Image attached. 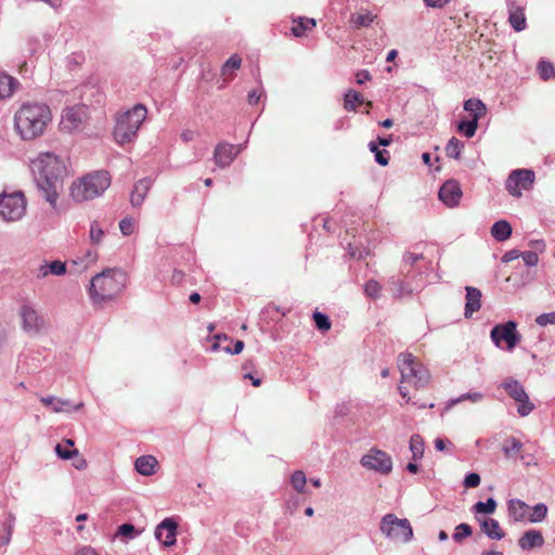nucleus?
<instances>
[{
	"label": "nucleus",
	"instance_id": "f257e3e1",
	"mask_svg": "<svg viewBox=\"0 0 555 555\" xmlns=\"http://www.w3.org/2000/svg\"><path fill=\"white\" fill-rule=\"evenodd\" d=\"M38 189L50 205L55 206L66 176L64 162L51 152L40 153L30 164Z\"/></svg>",
	"mask_w": 555,
	"mask_h": 555
},
{
	"label": "nucleus",
	"instance_id": "f03ea898",
	"mask_svg": "<svg viewBox=\"0 0 555 555\" xmlns=\"http://www.w3.org/2000/svg\"><path fill=\"white\" fill-rule=\"evenodd\" d=\"M51 120V109L42 102L24 103L14 115L15 129L23 140L42 135Z\"/></svg>",
	"mask_w": 555,
	"mask_h": 555
},
{
	"label": "nucleus",
	"instance_id": "7ed1b4c3",
	"mask_svg": "<svg viewBox=\"0 0 555 555\" xmlns=\"http://www.w3.org/2000/svg\"><path fill=\"white\" fill-rule=\"evenodd\" d=\"M127 274L120 269H107L92 278L90 297L95 305L115 299L126 287Z\"/></svg>",
	"mask_w": 555,
	"mask_h": 555
},
{
	"label": "nucleus",
	"instance_id": "20e7f679",
	"mask_svg": "<svg viewBox=\"0 0 555 555\" xmlns=\"http://www.w3.org/2000/svg\"><path fill=\"white\" fill-rule=\"evenodd\" d=\"M146 115L147 109L143 104H135L131 109L118 114L113 131L116 143L124 145L133 142Z\"/></svg>",
	"mask_w": 555,
	"mask_h": 555
},
{
	"label": "nucleus",
	"instance_id": "39448f33",
	"mask_svg": "<svg viewBox=\"0 0 555 555\" xmlns=\"http://www.w3.org/2000/svg\"><path fill=\"white\" fill-rule=\"evenodd\" d=\"M111 185V176L105 170L94 171L75 181L70 186V195L76 202H86L102 195Z\"/></svg>",
	"mask_w": 555,
	"mask_h": 555
},
{
	"label": "nucleus",
	"instance_id": "423d86ee",
	"mask_svg": "<svg viewBox=\"0 0 555 555\" xmlns=\"http://www.w3.org/2000/svg\"><path fill=\"white\" fill-rule=\"evenodd\" d=\"M398 367L401 373V383L409 384L415 389L425 388L430 382L428 370L412 353H400Z\"/></svg>",
	"mask_w": 555,
	"mask_h": 555
},
{
	"label": "nucleus",
	"instance_id": "0eeeda50",
	"mask_svg": "<svg viewBox=\"0 0 555 555\" xmlns=\"http://www.w3.org/2000/svg\"><path fill=\"white\" fill-rule=\"evenodd\" d=\"M379 530L391 541L409 543L413 539V529L409 519L398 518L391 513L382 517Z\"/></svg>",
	"mask_w": 555,
	"mask_h": 555
},
{
	"label": "nucleus",
	"instance_id": "6e6552de",
	"mask_svg": "<svg viewBox=\"0 0 555 555\" xmlns=\"http://www.w3.org/2000/svg\"><path fill=\"white\" fill-rule=\"evenodd\" d=\"M27 202L22 191L0 194V218L7 222L21 220L26 214Z\"/></svg>",
	"mask_w": 555,
	"mask_h": 555
},
{
	"label": "nucleus",
	"instance_id": "1a4fd4ad",
	"mask_svg": "<svg viewBox=\"0 0 555 555\" xmlns=\"http://www.w3.org/2000/svg\"><path fill=\"white\" fill-rule=\"evenodd\" d=\"M22 330L29 336H39L46 332L48 322L31 302H23L18 309Z\"/></svg>",
	"mask_w": 555,
	"mask_h": 555
},
{
	"label": "nucleus",
	"instance_id": "9d476101",
	"mask_svg": "<svg viewBox=\"0 0 555 555\" xmlns=\"http://www.w3.org/2000/svg\"><path fill=\"white\" fill-rule=\"evenodd\" d=\"M490 337L498 348H501V343L505 341L506 349L508 351H512L521 340V336L517 332V323L515 321L496 324L491 330Z\"/></svg>",
	"mask_w": 555,
	"mask_h": 555
},
{
	"label": "nucleus",
	"instance_id": "9b49d317",
	"mask_svg": "<svg viewBox=\"0 0 555 555\" xmlns=\"http://www.w3.org/2000/svg\"><path fill=\"white\" fill-rule=\"evenodd\" d=\"M501 386L518 403L517 411L521 416H527L533 411L534 404L530 402L525 388L518 380L508 378Z\"/></svg>",
	"mask_w": 555,
	"mask_h": 555
},
{
	"label": "nucleus",
	"instance_id": "f8f14e48",
	"mask_svg": "<svg viewBox=\"0 0 555 555\" xmlns=\"http://www.w3.org/2000/svg\"><path fill=\"white\" fill-rule=\"evenodd\" d=\"M361 465L382 475H388L392 470L391 456L385 451L372 449L361 459Z\"/></svg>",
	"mask_w": 555,
	"mask_h": 555
},
{
	"label": "nucleus",
	"instance_id": "ddd939ff",
	"mask_svg": "<svg viewBox=\"0 0 555 555\" xmlns=\"http://www.w3.org/2000/svg\"><path fill=\"white\" fill-rule=\"evenodd\" d=\"M534 181V172L528 169L512 171L505 182L507 192L515 197L521 196V190H529Z\"/></svg>",
	"mask_w": 555,
	"mask_h": 555
},
{
	"label": "nucleus",
	"instance_id": "4468645a",
	"mask_svg": "<svg viewBox=\"0 0 555 555\" xmlns=\"http://www.w3.org/2000/svg\"><path fill=\"white\" fill-rule=\"evenodd\" d=\"M87 117L85 106H72L63 111L60 127L63 131L73 132L79 130Z\"/></svg>",
	"mask_w": 555,
	"mask_h": 555
},
{
	"label": "nucleus",
	"instance_id": "2eb2a0df",
	"mask_svg": "<svg viewBox=\"0 0 555 555\" xmlns=\"http://www.w3.org/2000/svg\"><path fill=\"white\" fill-rule=\"evenodd\" d=\"M241 151V145L221 142L215 149L214 160L220 168L229 167Z\"/></svg>",
	"mask_w": 555,
	"mask_h": 555
},
{
	"label": "nucleus",
	"instance_id": "dca6fc26",
	"mask_svg": "<svg viewBox=\"0 0 555 555\" xmlns=\"http://www.w3.org/2000/svg\"><path fill=\"white\" fill-rule=\"evenodd\" d=\"M462 197V190L460 184L454 180H448L439 190V198L448 207H455L459 205Z\"/></svg>",
	"mask_w": 555,
	"mask_h": 555
},
{
	"label": "nucleus",
	"instance_id": "f3484780",
	"mask_svg": "<svg viewBox=\"0 0 555 555\" xmlns=\"http://www.w3.org/2000/svg\"><path fill=\"white\" fill-rule=\"evenodd\" d=\"M177 522L172 518L164 519L155 529V538L165 546L176 543Z\"/></svg>",
	"mask_w": 555,
	"mask_h": 555
},
{
	"label": "nucleus",
	"instance_id": "a211bd4d",
	"mask_svg": "<svg viewBox=\"0 0 555 555\" xmlns=\"http://www.w3.org/2000/svg\"><path fill=\"white\" fill-rule=\"evenodd\" d=\"M508 10V22L516 31H521L526 28V16L524 7L517 3V0H506Z\"/></svg>",
	"mask_w": 555,
	"mask_h": 555
},
{
	"label": "nucleus",
	"instance_id": "6ab92c4d",
	"mask_svg": "<svg viewBox=\"0 0 555 555\" xmlns=\"http://www.w3.org/2000/svg\"><path fill=\"white\" fill-rule=\"evenodd\" d=\"M544 544V538L539 530L530 529L526 531L518 540V545L524 551H530L534 547H541Z\"/></svg>",
	"mask_w": 555,
	"mask_h": 555
},
{
	"label": "nucleus",
	"instance_id": "aec40b11",
	"mask_svg": "<svg viewBox=\"0 0 555 555\" xmlns=\"http://www.w3.org/2000/svg\"><path fill=\"white\" fill-rule=\"evenodd\" d=\"M466 304L465 317L470 318L474 312H477L481 307V292L473 286H466Z\"/></svg>",
	"mask_w": 555,
	"mask_h": 555
},
{
	"label": "nucleus",
	"instance_id": "412c9836",
	"mask_svg": "<svg viewBox=\"0 0 555 555\" xmlns=\"http://www.w3.org/2000/svg\"><path fill=\"white\" fill-rule=\"evenodd\" d=\"M43 405L51 406V410L54 413H61V412H69L72 408V404L69 400L64 399H56L53 396L42 397L40 399ZM83 406L82 402H79L76 405H73V410L77 411L80 410Z\"/></svg>",
	"mask_w": 555,
	"mask_h": 555
},
{
	"label": "nucleus",
	"instance_id": "4be33fe9",
	"mask_svg": "<svg viewBox=\"0 0 555 555\" xmlns=\"http://www.w3.org/2000/svg\"><path fill=\"white\" fill-rule=\"evenodd\" d=\"M152 186V180L149 178H143L139 180L133 188V191L130 196V202L133 207H140Z\"/></svg>",
	"mask_w": 555,
	"mask_h": 555
},
{
	"label": "nucleus",
	"instance_id": "5701e85b",
	"mask_svg": "<svg viewBox=\"0 0 555 555\" xmlns=\"http://www.w3.org/2000/svg\"><path fill=\"white\" fill-rule=\"evenodd\" d=\"M481 531L491 540H502L505 532L501 528L499 521L494 518H485L480 521Z\"/></svg>",
	"mask_w": 555,
	"mask_h": 555
},
{
	"label": "nucleus",
	"instance_id": "b1692460",
	"mask_svg": "<svg viewBox=\"0 0 555 555\" xmlns=\"http://www.w3.org/2000/svg\"><path fill=\"white\" fill-rule=\"evenodd\" d=\"M18 87L20 81L16 78L0 70V99L11 98Z\"/></svg>",
	"mask_w": 555,
	"mask_h": 555
},
{
	"label": "nucleus",
	"instance_id": "393cba45",
	"mask_svg": "<svg viewBox=\"0 0 555 555\" xmlns=\"http://www.w3.org/2000/svg\"><path fill=\"white\" fill-rule=\"evenodd\" d=\"M529 506L524 501L518 499H512L507 502V511L509 517L514 521H522L527 517Z\"/></svg>",
	"mask_w": 555,
	"mask_h": 555
},
{
	"label": "nucleus",
	"instance_id": "a878e982",
	"mask_svg": "<svg viewBox=\"0 0 555 555\" xmlns=\"http://www.w3.org/2000/svg\"><path fill=\"white\" fill-rule=\"evenodd\" d=\"M388 283L391 294L397 298L410 296L413 293L412 287L402 281L398 275H392Z\"/></svg>",
	"mask_w": 555,
	"mask_h": 555
},
{
	"label": "nucleus",
	"instance_id": "bb28decb",
	"mask_svg": "<svg viewBox=\"0 0 555 555\" xmlns=\"http://www.w3.org/2000/svg\"><path fill=\"white\" fill-rule=\"evenodd\" d=\"M157 460L153 455H143L135 460L134 466L139 474L151 476L155 473Z\"/></svg>",
	"mask_w": 555,
	"mask_h": 555
},
{
	"label": "nucleus",
	"instance_id": "cd10ccee",
	"mask_svg": "<svg viewBox=\"0 0 555 555\" xmlns=\"http://www.w3.org/2000/svg\"><path fill=\"white\" fill-rule=\"evenodd\" d=\"M464 109L468 112L472 119L479 120L487 113V107L483 102L479 99H468L464 103Z\"/></svg>",
	"mask_w": 555,
	"mask_h": 555
},
{
	"label": "nucleus",
	"instance_id": "c85d7f7f",
	"mask_svg": "<svg viewBox=\"0 0 555 555\" xmlns=\"http://www.w3.org/2000/svg\"><path fill=\"white\" fill-rule=\"evenodd\" d=\"M491 235L499 242H504L512 235V227L505 220L496 221L491 228Z\"/></svg>",
	"mask_w": 555,
	"mask_h": 555
},
{
	"label": "nucleus",
	"instance_id": "c756f323",
	"mask_svg": "<svg viewBox=\"0 0 555 555\" xmlns=\"http://www.w3.org/2000/svg\"><path fill=\"white\" fill-rule=\"evenodd\" d=\"M363 102V96L358 91L350 89L345 94L344 107L348 112H353L356 111L357 104Z\"/></svg>",
	"mask_w": 555,
	"mask_h": 555
},
{
	"label": "nucleus",
	"instance_id": "7c9ffc66",
	"mask_svg": "<svg viewBox=\"0 0 555 555\" xmlns=\"http://www.w3.org/2000/svg\"><path fill=\"white\" fill-rule=\"evenodd\" d=\"M463 147V142L455 137H452L446 146V154L450 158L459 159L461 157Z\"/></svg>",
	"mask_w": 555,
	"mask_h": 555
},
{
	"label": "nucleus",
	"instance_id": "2f4dec72",
	"mask_svg": "<svg viewBox=\"0 0 555 555\" xmlns=\"http://www.w3.org/2000/svg\"><path fill=\"white\" fill-rule=\"evenodd\" d=\"M242 57L238 54H233L225 61L221 67V75L229 76L241 67Z\"/></svg>",
	"mask_w": 555,
	"mask_h": 555
},
{
	"label": "nucleus",
	"instance_id": "473e14b6",
	"mask_svg": "<svg viewBox=\"0 0 555 555\" xmlns=\"http://www.w3.org/2000/svg\"><path fill=\"white\" fill-rule=\"evenodd\" d=\"M496 501L493 498H489L486 502H477L473 506V512L476 514H493L496 509Z\"/></svg>",
	"mask_w": 555,
	"mask_h": 555
},
{
	"label": "nucleus",
	"instance_id": "72a5a7b5",
	"mask_svg": "<svg viewBox=\"0 0 555 555\" xmlns=\"http://www.w3.org/2000/svg\"><path fill=\"white\" fill-rule=\"evenodd\" d=\"M315 26L313 18L301 17L297 25L293 26L292 33L295 37H302L306 30L312 29Z\"/></svg>",
	"mask_w": 555,
	"mask_h": 555
},
{
	"label": "nucleus",
	"instance_id": "f704fd0d",
	"mask_svg": "<svg viewBox=\"0 0 555 555\" xmlns=\"http://www.w3.org/2000/svg\"><path fill=\"white\" fill-rule=\"evenodd\" d=\"M410 450L414 461L421 459L424 454V443L418 435H413L410 438Z\"/></svg>",
	"mask_w": 555,
	"mask_h": 555
},
{
	"label": "nucleus",
	"instance_id": "c9c22d12",
	"mask_svg": "<svg viewBox=\"0 0 555 555\" xmlns=\"http://www.w3.org/2000/svg\"><path fill=\"white\" fill-rule=\"evenodd\" d=\"M482 399H483V395L479 391L467 392V393L460 396L459 398L450 400L448 402L447 409H450L451 406H453L457 403H461L464 400H470L472 402L477 403V402H480Z\"/></svg>",
	"mask_w": 555,
	"mask_h": 555
},
{
	"label": "nucleus",
	"instance_id": "e433bc0d",
	"mask_svg": "<svg viewBox=\"0 0 555 555\" xmlns=\"http://www.w3.org/2000/svg\"><path fill=\"white\" fill-rule=\"evenodd\" d=\"M538 72L543 80L555 77V67L552 63L541 60L538 64Z\"/></svg>",
	"mask_w": 555,
	"mask_h": 555
},
{
	"label": "nucleus",
	"instance_id": "4c0bfd02",
	"mask_svg": "<svg viewBox=\"0 0 555 555\" xmlns=\"http://www.w3.org/2000/svg\"><path fill=\"white\" fill-rule=\"evenodd\" d=\"M547 515V506L544 503H538L532 507V513L530 514L528 520L530 522H540Z\"/></svg>",
	"mask_w": 555,
	"mask_h": 555
},
{
	"label": "nucleus",
	"instance_id": "58836bf2",
	"mask_svg": "<svg viewBox=\"0 0 555 555\" xmlns=\"http://www.w3.org/2000/svg\"><path fill=\"white\" fill-rule=\"evenodd\" d=\"M473 529L468 524H460L455 527L452 538L456 543H461L464 539L470 537Z\"/></svg>",
	"mask_w": 555,
	"mask_h": 555
},
{
	"label": "nucleus",
	"instance_id": "ea45409f",
	"mask_svg": "<svg viewBox=\"0 0 555 555\" xmlns=\"http://www.w3.org/2000/svg\"><path fill=\"white\" fill-rule=\"evenodd\" d=\"M292 486L300 493L305 492L307 478L302 470H296L291 478Z\"/></svg>",
	"mask_w": 555,
	"mask_h": 555
},
{
	"label": "nucleus",
	"instance_id": "a19ab883",
	"mask_svg": "<svg viewBox=\"0 0 555 555\" xmlns=\"http://www.w3.org/2000/svg\"><path fill=\"white\" fill-rule=\"evenodd\" d=\"M375 17L376 16L373 15L371 12L359 13L352 15L351 22L356 24L358 27H367L373 23Z\"/></svg>",
	"mask_w": 555,
	"mask_h": 555
},
{
	"label": "nucleus",
	"instance_id": "79ce46f5",
	"mask_svg": "<svg viewBox=\"0 0 555 555\" xmlns=\"http://www.w3.org/2000/svg\"><path fill=\"white\" fill-rule=\"evenodd\" d=\"M478 128V121L475 119L463 120L459 124V130L467 138H473Z\"/></svg>",
	"mask_w": 555,
	"mask_h": 555
},
{
	"label": "nucleus",
	"instance_id": "37998d69",
	"mask_svg": "<svg viewBox=\"0 0 555 555\" xmlns=\"http://www.w3.org/2000/svg\"><path fill=\"white\" fill-rule=\"evenodd\" d=\"M313 320H314V323H315V326L320 330V331H328L331 328V321L328 319V317L322 312H314L313 313Z\"/></svg>",
	"mask_w": 555,
	"mask_h": 555
},
{
	"label": "nucleus",
	"instance_id": "c03bdc74",
	"mask_svg": "<svg viewBox=\"0 0 555 555\" xmlns=\"http://www.w3.org/2000/svg\"><path fill=\"white\" fill-rule=\"evenodd\" d=\"M522 448V443L516 439V438H509L505 446H504V452L507 456H511L517 452H519Z\"/></svg>",
	"mask_w": 555,
	"mask_h": 555
},
{
	"label": "nucleus",
	"instance_id": "a18cd8bd",
	"mask_svg": "<svg viewBox=\"0 0 555 555\" xmlns=\"http://www.w3.org/2000/svg\"><path fill=\"white\" fill-rule=\"evenodd\" d=\"M12 522H3L0 526V546L7 545L11 540Z\"/></svg>",
	"mask_w": 555,
	"mask_h": 555
},
{
	"label": "nucleus",
	"instance_id": "49530a36",
	"mask_svg": "<svg viewBox=\"0 0 555 555\" xmlns=\"http://www.w3.org/2000/svg\"><path fill=\"white\" fill-rule=\"evenodd\" d=\"M423 256L421 254L405 253L403 255V264L401 272L404 274V269L409 272L414 263L421 259Z\"/></svg>",
	"mask_w": 555,
	"mask_h": 555
},
{
	"label": "nucleus",
	"instance_id": "de8ad7c7",
	"mask_svg": "<svg viewBox=\"0 0 555 555\" xmlns=\"http://www.w3.org/2000/svg\"><path fill=\"white\" fill-rule=\"evenodd\" d=\"M104 236V231L98 224V222H92L90 225V240L94 244H99Z\"/></svg>",
	"mask_w": 555,
	"mask_h": 555
},
{
	"label": "nucleus",
	"instance_id": "09e8293b",
	"mask_svg": "<svg viewBox=\"0 0 555 555\" xmlns=\"http://www.w3.org/2000/svg\"><path fill=\"white\" fill-rule=\"evenodd\" d=\"M380 288L382 287L377 281L370 280L365 283L364 292L367 296H370L372 298H376V297H378Z\"/></svg>",
	"mask_w": 555,
	"mask_h": 555
},
{
	"label": "nucleus",
	"instance_id": "8fccbe9b",
	"mask_svg": "<svg viewBox=\"0 0 555 555\" xmlns=\"http://www.w3.org/2000/svg\"><path fill=\"white\" fill-rule=\"evenodd\" d=\"M48 269L50 271V274L53 275H62L66 272L65 263L60 260H54L48 263Z\"/></svg>",
	"mask_w": 555,
	"mask_h": 555
},
{
	"label": "nucleus",
	"instance_id": "3c124183",
	"mask_svg": "<svg viewBox=\"0 0 555 555\" xmlns=\"http://www.w3.org/2000/svg\"><path fill=\"white\" fill-rule=\"evenodd\" d=\"M119 229H120L121 233L124 235H126V236L132 234V232L134 230V221H133V219H131V218H124L122 220H120Z\"/></svg>",
	"mask_w": 555,
	"mask_h": 555
},
{
	"label": "nucleus",
	"instance_id": "603ef678",
	"mask_svg": "<svg viewBox=\"0 0 555 555\" xmlns=\"http://www.w3.org/2000/svg\"><path fill=\"white\" fill-rule=\"evenodd\" d=\"M520 257L522 258L524 262L528 267H534L539 262V257L535 251H524L520 253Z\"/></svg>",
	"mask_w": 555,
	"mask_h": 555
},
{
	"label": "nucleus",
	"instance_id": "864d4df0",
	"mask_svg": "<svg viewBox=\"0 0 555 555\" xmlns=\"http://www.w3.org/2000/svg\"><path fill=\"white\" fill-rule=\"evenodd\" d=\"M55 452L63 460H69L73 456L78 455V450H76V449H73V450L65 449L60 443L55 446Z\"/></svg>",
	"mask_w": 555,
	"mask_h": 555
},
{
	"label": "nucleus",
	"instance_id": "5fc2aeb1",
	"mask_svg": "<svg viewBox=\"0 0 555 555\" xmlns=\"http://www.w3.org/2000/svg\"><path fill=\"white\" fill-rule=\"evenodd\" d=\"M535 322L540 326L555 324V312L542 313L539 317H537Z\"/></svg>",
	"mask_w": 555,
	"mask_h": 555
},
{
	"label": "nucleus",
	"instance_id": "6e6d98bb",
	"mask_svg": "<svg viewBox=\"0 0 555 555\" xmlns=\"http://www.w3.org/2000/svg\"><path fill=\"white\" fill-rule=\"evenodd\" d=\"M134 532H135V528L131 524H122L121 526L118 527V530H117L118 535L127 537L130 539L134 538Z\"/></svg>",
	"mask_w": 555,
	"mask_h": 555
},
{
	"label": "nucleus",
	"instance_id": "4d7b16f0",
	"mask_svg": "<svg viewBox=\"0 0 555 555\" xmlns=\"http://www.w3.org/2000/svg\"><path fill=\"white\" fill-rule=\"evenodd\" d=\"M480 476L477 473H469L464 479V486L466 488H476L480 485Z\"/></svg>",
	"mask_w": 555,
	"mask_h": 555
},
{
	"label": "nucleus",
	"instance_id": "13d9d810",
	"mask_svg": "<svg viewBox=\"0 0 555 555\" xmlns=\"http://www.w3.org/2000/svg\"><path fill=\"white\" fill-rule=\"evenodd\" d=\"M26 49L29 55H35L41 50L40 40L38 38H29Z\"/></svg>",
	"mask_w": 555,
	"mask_h": 555
},
{
	"label": "nucleus",
	"instance_id": "bf43d9fd",
	"mask_svg": "<svg viewBox=\"0 0 555 555\" xmlns=\"http://www.w3.org/2000/svg\"><path fill=\"white\" fill-rule=\"evenodd\" d=\"M98 254L93 250H87L85 253L83 258L80 260L82 270L87 269L89 264L94 263L96 261Z\"/></svg>",
	"mask_w": 555,
	"mask_h": 555
},
{
	"label": "nucleus",
	"instance_id": "052dcab7",
	"mask_svg": "<svg viewBox=\"0 0 555 555\" xmlns=\"http://www.w3.org/2000/svg\"><path fill=\"white\" fill-rule=\"evenodd\" d=\"M375 160L377 164H379L382 166L388 165V162H389L388 151L380 150V152H377L375 155Z\"/></svg>",
	"mask_w": 555,
	"mask_h": 555
},
{
	"label": "nucleus",
	"instance_id": "680f3d73",
	"mask_svg": "<svg viewBox=\"0 0 555 555\" xmlns=\"http://www.w3.org/2000/svg\"><path fill=\"white\" fill-rule=\"evenodd\" d=\"M529 246L532 248L531 251L543 253L545 250V243L543 240H532L529 242Z\"/></svg>",
	"mask_w": 555,
	"mask_h": 555
},
{
	"label": "nucleus",
	"instance_id": "e2e57ef3",
	"mask_svg": "<svg viewBox=\"0 0 555 555\" xmlns=\"http://www.w3.org/2000/svg\"><path fill=\"white\" fill-rule=\"evenodd\" d=\"M425 5L434 9H442L447 5L451 0H423Z\"/></svg>",
	"mask_w": 555,
	"mask_h": 555
},
{
	"label": "nucleus",
	"instance_id": "0e129e2a",
	"mask_svg": "<svg viewBox=\"0 0 555 555\" xmlns=\"http://www.w3.org/2000/svg\"><path fill=\"white\" fill-rule=\"evenodd\" d=\"M225 352L228 353H231V354H238L242 352V350L244 349V341L242 340H236L235 344H234V347L231 348V347H224L223 348Z\"/></svg>",
	"mask_w": 555,
	"mask_h": 555
},
{
	"label": "nucleus",
	"instance_id": "69168bd1",
	"mask_svg": "<svg viewBox=\"0 0 555 555\" xmlns=\"http://www.w3.org/2000/svg\"><path fill=\"white\" fill-rule=\"evenodd\" d=\"M520 257V251H518L517 249H512V250H508L506 251L503 257H502V261L503 262H511L515 259H518Z\"/></svg>",
	"mask_w": 555,
	"mask_h": 555
},
{
	"label": "nucleus",
	"instance_id": "338daca9",
	"mask_svg": "<svg viewBox=\"0 0 555 555\" xmlns=\"http://www.w3.org/2000/svg\"><path fill=\"white\" fill-rule=\"evenodd\" d=\"M356 77H357V82L359 85H362L365 81H369L371 79V75H370V73L367 70L358 72Z\"/></svg>",
	"mask_w": 555,
	"mask_h": 555
},
{
	"label": "nucleus",
	"instance_id": "774afa93",
	"mask_svg": "<svg viewBox=\"0 0 555 555\" xmlns=\"http://www.w3.org/2000/svg\"><path fill=\"white\" fill-rule=\"evenodd\" d=\"M76 555H98L90 546H83L76 552Z\"/></svg>",
	"mask_w": 555,
	"mask_h": 555
}]
</instances>
